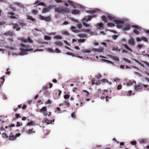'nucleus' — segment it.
<instances>
[{
  "mask_svg": "<svg viewBox=\"0 0 149 149\" xmlns=\"http://www.w3.org/2000/svg\"><path fill=\"white\" fill-rule=\"evenodd\" d=\"M48 51L51 52H54V51L51 48H49L47 49Z\"/></svg>",
  "mask_w": 149,
  "mask_h": 149,
  "instance_id": "obj_51",
  "label": "nucleus"
},
{
  "mask_svg": "<svg viewBox=\"0 0 149 149\" xmlns=\"http://www.w3.org/2000/svg\"><path fill=\"white\" fill-rule=\"evenodd\" d=\"M81 51H82V52H84V53L87 52V53H90L91 52V50H85L83 49V50H81Z\"/></svg>",
  "mask_w": 149,
  "mask_h": 149,
  "instance_id": "obj_42",
  "label": "nucleus"
},
{
  "mask_svg": "<svg viewBox=\"0 0 149 149\" xmlns=\"http://www.w3.org/2000/svg\"><path fill=\"white\" fill-rule=\"evenodd\" d=\"M70 97V95L67 94H65L64 96V98H65V99L66 100L69 99Z\"/></svg>",
  "mask_w": 149,
  "mask_h": 149,
  "instance_id": "obj_32",
  "label": "nucleus"
},
{
  "mask_svg": "<svg viewBox=\"0 0 149 149\" xmlns=\"http://www.w3.org/2000/svg\"><path fill=\"white\" fill-rule=\"evenodd\" d=\"M121 88H122V86L121 85V84L118 85V86L117 87V89L118 90H120V89H121Z\"/></svg>",
  "mask_w": 149,
  "mask_h": 149,
  "instance_id": "obj_56",
  "label": "nucleus"
},
{
  "mask_svg": "<svg viewBox=\"0 0 149 149\" xmlns=\"http://www.w3.org/2000/svg\"><path fill=\"white\" fill-rule=\"evenodd\" d=\"M123 60H124L125 62H127L128 63H131V61L129 60V59L126 58H123Z\"/></svg>",
  "mask_w": 149,
  "mask_h": 149,
  "instance_id": "obj_38",
  "label": "nucleus"
},
{
  "mask_svg": "<svg viewBox=\"0 0 149 149\" xmlns=\"http://www.w3.org/2000/svg\"><path fill=\"white\" fill-rule=\"evenodd\" d=\"M22 123L21 122H19L18 121L17 123V125H16V126L17 127H19L20 126H21L22 125Z\"/></svg>",
  "mask_w": 149,
  "mask_h": 149,
  "instance_id": "obj_35",
  "label": "nucleus"
},
{
  "mask_svg": "<svg viewBox=\"0 0 149 149\" xmlns=\"http://www.w3.org/2000/svg\"><path fill=\"white\" fill-rule=\"evenodd\" d=\"M79 37L81 38H85L87 36V35L86 34H79L78 35Z\"/></svg>",
  "mask_w": 149,
  "mask_h": 149,
  "instance_id": "obj_25",
  "label": "nucleus"
},
{
  "mask_svg": "<svg viewBox=\"0 0 149 149\" xmlns=\"http://www.w3.org/2000/svg\"><path fill=\"white\" fill-rule=\"evenodd\" d=\"M15 119H17L19 117H21L20 116V115L19 114L16 113L15 115Z\"/></svg>",
  "mask_w": 149,
  "mask_h": 149,
  "instance_id": "obj_54",
  "label": "nucleus"
},
{
  "mask_svg": "<svg viewBox=\"0 0 149 149\" xmlns=\"http://www.w3.org/2000/svg\"><path fill=\"white\" fill-rule=\"evenodd\" d=\"M19 15H15V16H12L10 17V18L13 19H17Z\"/></svg>",
  "mask_w": 149,
  "mask_h": 149,
  "instance_id": "obj_28",
  "label": "nucleus"
},
{
  "mask_svg": "<svg viewBox=\"0 0 149 149\" xmlns=\"http://www.w3.org/2000/svg\"><path fill=\"white\" fill-rule=\"evenodd\" d=\"M124 47L126 48L127 50L129 51L132 52V50L126 44L123 45Z\"/></svg>",
  "mask_w": 149,
  "mask_h": 149,
  "instance_id": "obj_27",
  "label": "nucleus"
},
{
  "mask_svg": "<svg viewBox=\"0 0 149 149\" xmlns=\"http://www.w3.org/2000/svg\"><path fill=\"white\" fill-rule=\"evenodd\" d=\"M132 27L135 28L136 29H134L133 30V32L137 35H138L140 33L139 31L137 30V29L140 30L141 29V27L137 25H132Z\"/></svg>",
  "mask_w": 149,
  "mask_h": 149,
  "instance_id": "obj_5",
  "label": "nucleus"
},
{
  "mask_svg": "<svg viewBox=\"0 0 149 149\" xmlns=\"http://www.w3.org/2000/svg\"><path fill=\"white\" fill-rule=\"evenodd\" d=\"M40 2V1L38 0L35 2V4H38V5H39Z\"/></svg>",
  "mask_w": 149,
  "mask_h": 149,
  "instance_id": "obj_63",
  "label": "nucleus"
},
{
  "mask_svg": "<svg viewBox=\"0 0 149 149\" xmlns=\"http://www.w3.org/2000/svg\"><path fill=\"white\" fill-rule=\"evenodd\" d=\"M62 38V37L61 36H55L54 37V38L55 39H61Z\"/></svg>",
  "mask_w": 149,
  "mask_h": 149,
  "instance_id": "obj_39",
  "label": "nucleus"
},
{
  "mask_svg": "<svg viewBox=\"0 0 149 149\" xmlns=\"http://www.w3.org/2000/svg\"><path fill=\"white\" fill-rule=\"evenodd\" d=\"M37 111L42 113L44 116H47L48 115V112L47 111V108L45 107H43L41 109H37Z\"/></svg>",
  "mask_w": 149,
  "mask_h": 149,
  "instance_id": "obj_3",
  "label": "nucleus"
},
{
  "mask_svg": "<svg viewBox=\"0 0 149 149\" xmlns=\"http://www.w3.org/2000/svg\"><path fill=\"white\" fill-rule=\"evenodd\" d=\"M71 116L73 118H75V112H74L71 113Z\"/></svg>",
  "mask_w": 149,
  "mask_h": 149,
  "instance_id": "obj_53",
  "label": "nucleus"
},
{
  "mask_svg": "<svg viewBox=\"0 0 149 149\" xmlns=\"http://www.w3.org/2000/svg\"><path fill=\"white\" fill-rule=\"evenodd\" d=\"M49 10L47 8H43L42 10V12L43 13H46L47 12H48Z\"/></svg>",
  "mask_w": 149,
  "mask_h": 149,
  "instance_id": "obj_30",
  "label": "nucleus"
},
{
  "mask_svg": "<svg viewBox=\"0 0 149 149\" xmlns=\"http://www.w3.org/2000/svg\"><path fill=\"white\" fill-rule=\"evenodd\" d=\"M148 86V85L140 84L136 86L135 88V89L136 91H137L139 90L142 89L143 88V87H144L145 88H146Z\"/></svg>",
  "mask_w": 149,
  "mask_h": 149,
  "instance_id": "obj_7",
  "label": "nucleus"
},
{
  "mask_svg": "<svg viewBox=\"0 0 149 149\" xmlns=\"http://www.w3.org/2000/svg\"><path fill=\"white\" fill-rule=\"evenodd\" d=\"M65 103L66 105H67V106L68 107L70 106V103L68 102L67 101H65Z\"/></svg>",
  "mask_w": 149,
  "mask_h": 149,
  "instance_id": "obj_44",
  "label": "nucleus"
},
{
  "mask_svg": "<svg viewBox=\"0 0 149 149\" xmlns=\"http://www.w3.org/2000/svg\"><path fill=\"white\" fill-rule=\"evenodd\" d=\"M107 17L110 20H113V22L117 24V26L118 28H121L123 27V24L125 23V22L124 21L115 19L114 17L112 15H107Z\"/></svg>",
  "mask_w": 149,
  "mask_h": 149,
  "instance_id": "obj_2",
  "label": "nucleus"
},
{
  "mask_svg": "<svg viewBox=\"0 0 149 149\" xmlns=\"http://www.w3.org/2000/svg\"><path fill=\"white\" fill-rule=\"evenodd\" d=\"M20 134V133H17L16 134L15 136L10 135L9 136V140H15L16 139L17 137L19 136Z\"/></svg>",
  "mask_w": 149,
  "mask_h": 149,
  "instance_id": "obj_9",
  "label": "nucleus"
},
{
  "mask_svg": "<svg viewBox=\"0 0 149 149\" xmlns=\"http://www.w3.org/2000/svg\"><path fill=\"white\" fill-rule=\"evenodd\" d=\"M142 40H143L146 42H148V41L147 39L145 37H142Z\"/></svg>",
  "mask_w": 149,
  "mask_h": 149,
  "instance_id": "obj_47",
  "label": "nucleus"
},
{
  "mask_svg": "<svg viewBox=\"0 0 149 149\" xmlns=\"http://www.w3.org/2000/svg\"><path fill=\"white\" fill-rule=\"evenodd\" d=\"M126 84L127 86H130L133 84L130 80H128L126 81Z\"/></svg>",
  "mask_w": 149,
  "mask_h": 149,
  "instance_id": "obj_26",
  "label": "nucleus"
},
{
  "mask_svg": "<svg viewBox=\"0 0 149 149\" xmlns=\"http://www.w3.org/2000/svg\"><path fill=\"white\" fill-rule=\"evenodd\" d=\"M6 23V22L4 21H1L0 22V26H1L2 25H3L5 24Z\"/></svg>",
  "mask_w": 149,
  "mask_h": 149,
  "instance_id": "obj_57",
  "label": "nucleus"
},
{
  "mask_svg": "<svg viewBox=\"0 0 149 149\" xmlns=\"http://www.w3.org/2000/svg\"><path fill=\"white\" fill-rule=\"evenodd\" d=\"M86 40L85 39H80L78 40V41L80 42H85Z\"/></svg>",
  "mask_w": 149,
  "mask_h": 149,
  "instance_id": "obj_45",
  "label": "nucleus"
},
{
  "mask_svg": "<svg viewBox=\"0 0 149 149\" xmlns=\"http://www.w3.org/2000/svg\"><path fill=\"white\" fill-rule=\"evenodd\" d=\"M143 46V45H139L137 46V47L139 49H141L142 47Z\"/></svg>",
  "mask_w": 149,
  "mask_h": 149,
  "instance_id": "obj_59",
  "label": "nucleus"
},
{
  "mask_svg": "<svg viewBox=\"0 0 149 149\" xmlns=\"http://www.w3.org/2000/svg\"><path fill=\"white\" fill-rule=\"evenodd\" d=\"M67 2L72 6L74 8H78L79 7V5L77 3L73 2L70 0H68L67 1Z\"/></svg>",
  "mask_w": 149,
  "mask_h": 149,
  "instance_id": "obj_6",
  "label": "nucleus"
},
{
  "mask_svg": "<svg viewBox=\"0 0 149 149\" xmlns=\"http://www.w3.org/2000/svg\"><path fill=\"white\" fill-rule=\"evenodd\" d=\"M129 43L131 45H134L135 43L134 39L132 38H131L129 41Z\"/></svg>",
  "mask_w": 149,
  "mask_h": 149,
  "instance_id": "obj_14",
  "label": "nucleus"
},
{
  "mask_svg": "<svg viewBox=\"0 0 149 149\" xmlns=\"http://www.w3.org/2000/svg\"><path fill=\"white\" fill-rule=\"evenodd\" d=\"M27 18L28 19H29L32 22H34L35 21V19L30 15H28L27 17Z\"/></svg>",
  "mask_w": 149,
  "mask_h": 149,
  "instance_id": "obj_23",
  "label": "nucleus"
},
{
  "mask_svg": "<svg viewBox=\"0 0 149 149\" xmlns=\"http://www.w3.org/2000/svg\"><path fill=\"white\" fill-rule=\"evenodd\" d=\"M55 6L52 5H50L49 6L47 7V8L48 9V10H49L51 9L52 8H53Z\"/></svg>",
  "mask_w": 149,
  "mask_h": 149,
  "instance_id": "obj_37",
  "label": "nucleus"
},
{
  "mask_svg": "<svg viewBox=\"0 0 149 149\" xmlns=\"http://www.w3.org/2000/svg\"><path fill=\"white\" fill-rule=\"evenodd\" d=\"M83 24L84 26L88 27L90 26V25L89 24H87L85 22H84L83 23Z\"/></svg>",
  "mask_w": 149,
  "mask_h": 149,
  "instance_id": "obj_40",
  "label": "nucleus"
},
{
  "mask_svg": "<svg viewBox=\"0 0 149 149\" xmlns=\"http://www.w3.org/2000/svg\"><path fill=\"white\" fill-rule=\"evenodd\" d=\"M40 18L42 20H44L47 22H50L51 20L50 17H45L42 16H40Z\"/></svg>",
  "mask_w": 149,
  "mask_h": 149,
  "instance_id": "obj_10",
  "label": "nucleus"
},
{
  "mask_svg": "<svg viewBox=\"0 0 149 149\" xmlns=\"http://www.w3.org/2000/svg\"><path fill=\"white\" fill-rule=\"evenodd\" d=\"M27 41L30 43H32L33 42V41L31 39L30 37H29L27 39Z\"/></svg>",
  "mask_w": 149,
  "mask_h": 149,
  "instance_id": "obj_50",
  "label": "nucleus"
},
{
  "mask_svg": "<svg viewBox=\"0 0 149 149\" xmlns=\"http://www.w3.org/2000/svg\"><path fill=\"white\" fill-rule=\"evenodd\" d=\"M130 29V25L129 24L127 25L126 26L123 28V30H129Z\"/></svg>",
  "mask_w": 149,
  "mask_h": 149,
  "instance_id": "obj_20",
  "label": "nucleus"
},
{
  "mask_svg": "<svg viewBox=\"0 0 149 149\" xmlns=\"http://www.w3.org/2000/svg\"><path fill=\"white\" fill-rule=\"evenodd\" d=\"M43 121L45 123H47V124H49L52 123V121L51 120H48L47 119H45L43 120Z\"/></svg>",
  "mask_w": 149,
  "mask_h": 149,
  "instance_id": "obj_17",
  "label": "nucleus"
},
{
  "mask_svg": "<svg viewBox=\"0 0 149 149\" xmlns=\"http://www.w3.org/2000/svg\"><path fill=\"white\" fill-rule=\"evenodd\" d=\"M54 44L57 45V46L61 47L63 46V43L60 41H57L54 42Z\"/></svg>",
  "mask_w": 149,
  "mask_h": 149,
  "instance_id": "obj_18",
  "label": "nucleus"
},
{
  "mask_svg": "<svg viewBox=\"0 0 149 149\" xmlns=\"http://www.w3.org/2000/svg\"><path fill=\"white\" fill-rule=\"evenodd\" d=\"M3 34L6 36H13L14 34L13 31H9L4 33Z\"/></svg>",
  "mask_w": 149,
  "mask_h": 149,
  "instance_id": "obj_11",
  "label": "nucleus"
},
{
  "mask_svg": "<svg viewBox=\"0 0 149 149\" xmlns=\"http://www.w3.org/2000/svg\"><path fill=\"white\" fill-rule=\"evenodd\" d=\"M55 51L57 53H60L61 52V51L58 48H56L55 49Z\"/></svg>",
  "mask_w": 149,
  "mask_h": 149,
  "instance_id": "obj_58",
  "label": "nucleus"
},
{
  "mask_svg": "<svg viewBox=\"0 0 149 149\" xmlns=\"http://www.w3.org/2000/svg\"><path fill=\"white\" fill-rule=\"evenodd\" d=\"M12 25L13 26V29H16V31H19L20 29L21 28L20 27H18V25L16 23H13Z\"/></svg>",
  "mask_w": 149,
  "mask_h": 149,
  "instance_id": "obj_12",
  "label": "nucleus"
},
{
  "mask_svg": "<svg viewBox=\"0 0 149 149\" xmlns=\"http://www.w3.org/2000/svg\"><path fill=\"white\" fill-rule=\"evenodd\" d=\"M94 17H96L95 15L94 16H86L85 17L82 19V21H86V22H88V21H91L92 19Z\"/></svg>",
  "mask_w": 149,
  "mask_h": 149,
  "instance_id": "obj_8",
  "label": "nucleus"
},
{
  "mask_svg": "<svg viewBox=\"0 0 149 149\" xmlns=\"http://www.w3.org/2000/svg\"><path fill=\"white\" fill-rule=\"evenodd\" d=\"M82 31H84L85 32H89L90 30L89 29H83L82 30Z\"/></svg>",
  "mask_w": 149,
  "mask_h": 149,
  "instance_id": "obj_55",
  "label": "nucleus"
},
{
  "mask_svg": "<svg viewBox=\"0 0 149 149\" xmlns=\"http://www.w3.org/2000/svg\"><path fill=\"white\" fill-rule=\"evenodd\" d=\"M20 46L22 47H25L26 48H28L29 47V45H25L23 44H20Z\"/></svg>",
  "mask_w": 149,
  "mask_h": 149,
  "instance_id": "obj_31",
  "label": "nucleus"
},
{
  "mask_svg": "<svg viewBox=\"0 0 149 149\" xmlns=\"http://www.w3.org/2000/svg\"><path fill=\"white\" fill-rule=\"evenodd\" d=\"M66 54L68 55H72V56H75V55L74 54L72 53H71V52H67L66 53Z\"/></svg>",
  "mask_w": 149,
  "mask_h": 149,
  "instance_id": "obj_43",
  "label": "nucleus"
},
{
  "mask_svg": "<svg viewBox=\"0 0 149 149\" xmlns=\"http://www.w3.org/2000/svg\"><path fill=\"white\" fill-rule=\"evenodd\" d=\"M136 40L138 42L141 41L142 40V38H139V37L137 38H136Z\"/></svg>",
  "mask_w": 149,
  "mask_h": 149,
  "instance_id": "obj_62",
  "label": "nucleus"
},
{
  "mask_svg": "<svg viewBox=\"0 0 149 149\" xmlns=\"http://www.w3.org/2000/svg\"><path fill=\"white\" fill-rule=\"evenodd\" d=\"M33 49L31 48L26 49H24L22 48H20V54L21 55H24L26 54H27V52L32 51L33 50Z\"/></svg>",
  "mask_w": 149,
  "mask_h": 149,
  "instance_id": "obj_4",
  "label": "nucleus"
},
{
  "mask_svg": "<svg viewBox=\"0 0 149 149\" xmlns=\"http://www.w3.org/2000/svg\"><path fill=\"white\" fill-rule=\"evenodd\" d=\"M32 13L35 15L37 13V12L36 10H33Z\"/></svg>",
  "mask_w": 149,
  "mask_h": 149,
  "instance_id": "obj_64",
  "label": "nucleus"
},
{
  "mask_svg": "<svg viewBox=\"0 0 149 149\" xmlns=\"http://www.w3.org/2000/svg\"><path fill=\"white\" fill-rule=\"evenodd\" d=\"M71 29L74 33H77L79 32V30L76 29L75 27L72 26L71 27Z\"/></svg>",
  "mask_w": 149,
  "mask_h": 149,
  "instance_id": "obj_13",
  "label": "nucleus"
},
{
  "mask_svg": "<svg viewBox=\"0 0 149 149\" xmlns=\"http://www.w3.org/2000/svg\"><path fill=\"white\" fill-rule=\"evenodd\" d=\"M27 125L28 126L34 125L35 123L33 121L31 120L30 122L28 123Z\"/></svg>",
  "mask_w": 149,
  "mask_h": 149,
  "instance_id": "obj_22",
  "label": "nucleus"
},
{
  "mask_svg": "<svg viewBox=\"0 0 149 149\" xmlns=\"http://www.w3.org/2000/svg\"><path fill=\"white\" fill-rule=\"evenodd\" d=\"M96 26L98 27V29L100 30L101 29L100 28H103L104 26L102 23H100L97 24Z\"/></svg>",
  "mask_w": 149,
  "mask_h": 149,
  "instance_id": "obj_15",
  "label": "nucleus"
},
{
  "mask_svg": "<svg viewBox=\"0 0 149 149\" xmlns=\"http://www.w3.org/2000/svg\"><path fill=\"white\" fill-rule=\"evenodd\" d=\"M102 19L105 22H107V17L104 15H103L102 17Z\"/></svg>",
  "mask_w": 149,
  "mask_h": 149,
  "instance_id": "obj_24",
  "label": "nucleus"
},
{
  "mask_svg": "<svg viewBox=\"0 0 149 149\" xmlns=\"http://www.w3.org/2000/svg\"><path fill=\"white\" fill-rule=\"evenodd\" d=\"M146 140L144 139H142L139 142V143L141 144L144 143L146 142Z\"/></svg>",
  "mask_w": 149,
  "mask_h": 149,
  "instance_id": "obj_46",
  "label": "nucleus"
},
{
  "mask_svg": "<svg viewBox=\"0 0 149 149\" xmlns=\"http://www.w3.org/2000/svg\"><path fill=\"white\" fill-rule=\"evenodd\" d=\"M104 60L105 61L107 62L108 63H110L113 65H114V63L111 61H110L109 60Z\"/></svg>",
  "mask_w": 149,
  "mask_h": 149,
  "instance_id": "obj_49",
  "label": "nucleus"
},
{
  "mask_svg": "<svg viewBox=\"0 0 149 149\" xmlns=\"http://www.w3.org/2000/svg\"><path fill=\"white\" fill-rule=\"evenodd\" d=\"M20 40L24 42V43L26 42H28L27 40V39L24 38H20Z\"/></svg>",
  "mask_w": 149,
  "mask_h": 149,
  "instance_id": "obj_34",
  "label": "nucleus"
},
{
  "mask_svg": "<svg viewBox=\"0 0 149 149\" xmlns=\"http://www.w3.org/2000/svg\"><path fill=\"white\" fill-rule=\"evenodd\" d=\"M103 51V49L102 47H101L99 49H98V52H102Z\"/></svg>",
  "mask_w": 149,
  "mask_h": 149,
  "instance_id": "obj_48",
  "label": "nucleus"
},
{
  "mask_svg": "<svg viewBox=\"0 0 149 149\" xmlns=\"http://www.w3.org/2000/svg\"><path fill=\"white\" fill-rule=\"evenodd\" d=\"M77 26L79 29H80L82 27V25L81 24H79L77 25Z\"/></svg>",
  "mask_w": 149,
  "mask_h": 149,
  "instance_id": "obj_52",
  "label": "nucleus"
},
{
  "mask_svg": "<svg viewBox=\"0 0 149 149\" xmlns=\"http://www.w3.org/2000/svg\"><path fill=\"white\" fill-rule=\"evenodd\" d=\"M96 11L95 10H90V11H87V13H90L91 14H93L94 13H96Z\"/></svg>",
  "mask_w": 149,
  "mask_h": 149,
  "instance_id": "obj_29",
  "label": "nucleus"
},
{
  "mask_svg": "<svg viewBox=\"0 0 149 149\" xmlns=\"http://www.w3.org/2000/svg\"><path fill=\"white\" fill-rule=\"evenodd\" d=\"M33 128L30 129L27 132V133L28 134H31V133H35V131H34Z\"/></svg>",
  "mask_w": 149,
  "mask_h": 149,
  "instance_id": "obj_21",
  "label": "nucleus"
},
{
  "mask_svg": "<svg viewBox=\"0 0 149 149\" xmlns=\"http://www.w3.org/2000/svg\"><path fill=\"white\" fill-rule=\"evenodd\" d=\"M45 39L47 40H49L51 39V38L48 36H45L44 37Z\"/></svg>",
  "mask_w": 149,
  "mask_h": 149,
  "instance_id": "obj_41",
  "label": "nucleus"
},
{
  "mask_svg": "<svg viewBox=\"0 0 149 149\" xmlns=\"http://www.w3.org/2000/svg\"><path fill=\"white\" fill-rule=\"evenodd\" d=\"M55 12L60 13L63 14L71 13L73 14H77L80 12V11L77 9L73 10L71 12L69 8L64 7H56L55 8Z\"/></svg>",
  "mask_w": 149,
  "mask_h": 149,
  "instance_id": "obj_1",
  "label": "nucleus"
},
{
  "mask_svg": "<svg viewBox=\"0 0 149 149\" xmlns=\"http://www.w3.org/2000/svg\"><path fill=\"white\" fill-rule=\"evenodd\" d=\"M109 57L111 58L112 59L115 61H119L118 58L116 56H113L112 55H110L109 56Z\"/></svg>",
  "mask_w": 149,
  "mask_h": 149,
  "instance_id": "obj_19",
  "label": "nucleus"
},
{
  "mask_svg": "<svg viewBox=\"0 0 149 149\" xmlns=\"http://www.w3.org/2000/svg\"><path fill=\"white\" fill-rule=\"evenodd\" d=\"M107 25L111 27L114 26L115 24L113 23L110 22L107 23Z\"/></svg>",
  "mask_w": 149,
  "mask_h": 149,
  "instance_id": "obj_33",
  "label": "nucleus"
},
{
  "mask_svg": "<svg viewBox=\"0 0 149 149\" xmlns=\"http://www.w3.org/2000/svg\"><path fill=\"white\" fill-rule=\"evenodd\" d=\"M143 63L147 65L149 67V63L146 61H143Z\"/></svg>",
  "mask_w": 149,
  "mask_h": 149,
  "instance_id": "obj_61",
  "label": "nucleus"
},
{
  "mask_svg": "<svg viewBox=\"0 0 149 149\" xmlns=\"http://www.w3.org/2000/svg\"><path fill=\"white\" fill-rule=\"evenodd\" d=\"M19 24L20 25L21 27H23L26 26V24L23 22H19Z\"/></svg>",
  "mask_w": 149,
  "mask_h": 149,
  "instance_id": "obj_36",
  "label": "nucleus"
},
{
  "mask_svg": "<svg viewBox=\"0 0 149 149\" xmlns=\"http://www.w3.org/2000/svg\"><path fill=\"white\" fill-rule=\"evenodd\" d=\"M4 77V76L0 78V88L1 87V85H3V83L5 79L3 78Z\"/></svg>",
  "mask_w": 149,
  "mask_h": 149,
  "instance_id": "obj_16",
  "label": "nucleus"
},
{
  "mask_svg": "<svg viewBox=\"0 0 149 149\" xmlns=\"http://www.w3.org/2000/svg\"><path fill=\"white\" fill-rule=\"evenodd\" d=\"M131 143L133 145H135L136 144V142L135 141H133L131 142Z\"/></svg>",
  "mask_w": 149,
  "mask_h": 149,
  "instance_id": "obj_60",
  "label": "nucleus"
}]
</instances>
